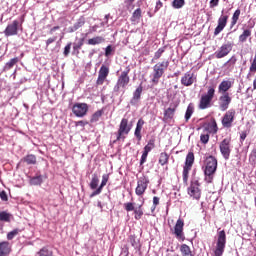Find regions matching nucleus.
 Listing matches in <instances>:
<instances>
[{
	"label": "nucleus",
	"mask_w": 256,
	"mask_h": 256,
	"mask_svg": "<svg viewBox=\"0 0 256 256\" xmlns=\"http://www.w3.org/2000/svg\"><path fill=\"white\" fill-rule=\"evenodd\" d=\"M217 172V158L215 156H208L204 161V181L208 184L213 183L215 173Z\"/></svg>",
	"instance_id": "1"
},
{
	"label": "nucleus",
	"mask_w": 256,
	"mask_h": 256,
	"mask_svg": "<svg viewBox=\"0 0 256 256\" xmlns=\"http://www.w3.org/2000/svg\"><path fill=\"white\" fill-rule=\"evenodd\" d=\"M213 99H215V87L209 86L207 93L202 94L198 103V109L205 111L213 105Z\"/></svg>",
	"instance_id": "2"
},
{
	"label": "nucleus",
	"mask_w": 256,
	"mask_h": 256,
	"mask_svg": "<svg viewBox=\"0 0 256 256\" xmlns=\"http://www.w3.org/2000/svg\"><path fill=\"white\" fill-rule=\"evenodd\" d=\"M169 69V60H163L162 62H158L153 66V77L152 83L157 85L159 83V79L165 75V71Z\"/></svg>",
	"instance_id": "3"
},
{
	"label": "nucleus",
	"mask_w": 256,
	"mask_h": 256,
	"mask_svg": "<svg viewBox=\"0 0 256 256\" xmlns=\"http://www.w3.org/2000/svg\"><path fill=\"white\" fill-rule=\"evenodd\" d=\"M187 194L194 201H199L201 199V183L197 179H192L190 181V186L187 188Z\"/></svg>",
	"instance_id": "4"
},
{
	"label": "nucleus",
	"mask_w": 256,
	"mask_h": 256,
	"mask_svg": "<svg viewBox=\"0 0 256 256\" xmlns=\"http://www.w3.org/2000/svg\"><path fill=\"white\" fill-rule=\"evenodd\" d=\"M131 133V125H129V119L122 118L118 131H117V137L114 143H117V141H125L126 135H129Z\"/></svg>",
	"instance_id": "5"
},
{
	"label": "nucleus",
	"mask_w": 256,
	"mask_h": 256,
	"mask_svg": "<svg viewBox=\"0 0 256 256\" xmlns=\"http://www.w3.org/2000/svg\"><path fill=\"white\" fill-rule=\"evenodd\" d=\"M225 245H227V234L225 230H221L218 232L214 256H223V253H225Z\"/></svg>",
	"instance_id": "6"
},
{
	"label": "nucleus",
	"mask_w": 256,
	"mask_h": 256,
	"mask_svg": "<svg viewBox=\"0 0 256 256\" xmlns=\"http://www.w3.org/2000/svg\"><path fill=\"white\" fill-rule=\"evenodd\" d=\"M129 73H131V67L127 66L125 71L121 72V74L118 77L115 89L116 91H119V89H125L127 85H129V82L131 81V78L129 77Z\"/></svg>",
	"instance_id": "7"
},
{
	"label": "nucleus",
	"mask_w": 256,
	"mask_h": 256,
	"mask_svg": "<svg viewBox=\"0 0 256 256\" xmlns=\"http://www.w3.org/2000/svg\"><path fill=\"white\" fill-rule=\"evenodd\" d=\"M72 113L75 117L83 118L89 113V104L76 102L72 106Z\"/></svg>",
	"instance_id": "8"
},
{
	"label": "nucleus",
	"mask_w": 256,
	"mask_h": 256,
	"mask_svg": "<svg viewBox=\"0 0 256 256\" xmlns=\"http://www.w3.org/2000/svg\"><path fill=\"white\" fill-rule=\"evenodd\" d=\"M219 149L223 159L229 161L231 157V137L224 138L219 144Z\"/></svg>",
	"instance_id": "9"
},
{
	"label": "nucleus",
	"mask_w": 256,
	"mask_h": 256,
	"mask_svg": "<svg viewBox=\"0 0 256 256\" xmlns=\"http://www.w3.org/2000/svg\"><path fill=\"white\" fill-rule=\"evenodd\" d=\"M184 227L185 221L179 218L176 221L174 229H171L172 235H175L176 239H178L179 241H185V233L183 232Z\"/></svg>",
	"instance_id": "10"
},
{
	"label": "nucleus",
	"mask_w": 256,
	"mask_h": 256,
	"mask_svg": "<svg viewBox=\"0 0 256 256\" xmlns=\"http://www.w3.org/2000/svg\"><path fill=\"white\" fill-rule=\"evenodd\" d=\"M233 51V43L227 42L220 46V48L214 53V57L216 59H223V57H227L229 53Z\"/></svg>",
	"instance_id": "11"
},
{
	"label": "nucleus",
	"mask_w": 256,
	"mask_h": 256,
	"mask_svg": "<svg viewBox=\"0 0 256 256\" xmlns=\"http://www.w3.org/2000/svg\"><path fill=\"white\" fill-rule=\"evenodd\" d=\"M149 177L141 176L137 181V187L135 189L136 195L141 197V195H145V191H147V187H149Z\"/></svg>",
	"instance_id": "12"
},
{
	"label": "nucleus",
	"mask_w": 256,
	"mask_h": 256,
	"mask_svg": "<svg viewBox=\"0 0 256 256\" xmlns=\"http://www.w3.org/2000/svg\"><path fill=\"white\" fill-rule=\"evenodd\" d=\"M235 115H237V112L233 108L226 111V113L222 118V126L225 127L226 129H230V127H233V121H235Z\"/></svg>",
	"instance_id": "13"
},
{
	"label": "nucleus",
	"mask_w": 256,
	"mask_h": 256,
	"mask_svg": "<svg viewBox=\"0 0 256 256\" xmlns=\"http://www.w3.org/2000/svg\"><path fill=\"white\" fill-rule=\"evenodd\" d=\"M107 77H109V68L106 65H102L98 71V78L96 80V85H103L105 81H107Z\"/></svg>",
	"instance_id": "14"
},
{
	"label": "nucleus",
	"mask_w": 256,
	"mask_h": 256,
	"mask_svg": "<svg viewBox=\"0 0 256 256\" xmlns=\"http://www.w3.org/2000/svg\"><path fill=\"white\" fill-rule=\"evenodd\" d=\"M231 95L229 93L221 94L219 97V109L220 111H227L229 109V105H231Z\"/></svg>",
	"instance_id": "15"
},
{
	"label": "nucleus",
	"mask_w": 256,
	"mask_h": 256,
	"mask_svg": "<svg viewBox=\"0 0 256 256\" xmlns=\"http://www.w3.org/2000/svg\"><path fill=\"white\" fill-rule=\"evenodd\" d=\"M193 83H197V76L195 73L186 72L181 78V85L184 87H191Z\"/></svg>",
	"instance_id": "16"
},
{
	"label": "nucleus",
	"mask_w": 256,
	"mask_h": 256,
	"mask_svg": "<svg viewBox=\"0 0 256 256\" xmlns=\"http://www.w3.org/2000/svg\"><path fill=\"white\" fill-rule=\"evenodd\" d=\"M155 147V139H150L147 143V145L144 147V151L142 153L141 159H140V165H143L147 161V157L151 151H153V148Z\"/></svg>",
	"instance_id": "17"
},
{
	"label": "nucleus",
	"mask_w": 256,
	"mask_h": 256,
	"mask_svg": "<svg viewBox=\"0 0 256 256\" xmlns=\"http://www.w3.org/2000/svg\"><path fill=\"white\" fill-rule=\"evenodd\" d=\"M18 32H19L18 20H14L11 24H8L6 29L4 30V34L6 35V37L17 35Z\"/></svg>",
	"instance_id": "18"
},
{
	"label": "nucleus",
	"mask_w": 256,
	"mask_h": 256,
	"mask_svg": "<svg viewBox=\"0 0 256 256\" xmlns=\"http://www.w3.org/2000/svg\"><path fill=\"white\" fill-rule=\"evenodd\" d=\"M227 21H229V16L228 15H221L218 19V25L214 30V35L217 37L225 27H227Z\"/></svg>",
	"instance_id": "19"
},
{
	"label": "nucleus",
	"mask_w": 256,
	"mask_h": 256,
	"mask_svg": "<svg viewBox=\"0 0 256 256\" xmlns=\"http://www.w3.org/2000/svg\"><path fill=\"white\" fill-rule=\"evenodd\" d=\"M108 182L109 174H103L100 186L90 194V198L97 197V195H101V193L103 192V187H105V185H107Z\"/></svg>",
	"instance_id": "20"
},
{
	"label": "nucleus",
	"mask_w": 256,
	"mask_h": 256,
	"mask_svg": "<svg viewBox=\"0 0 256 256\" xmlns=\"http://www.w3.org/2000/svg\"><path fill=\"white\" fill-rule=\"evenodd\" d=\"M233 87V82L231 80H223L218 86V93L220 95H225V93H229V89Z\"/></svg>",
	"instance_id": "21"
},
{
	"label": "nucleus",
	"mask_w": 256,
	"mask_h": 256,
	"mask_svg": "<svg viewBox=\"0 0 256 256\" xmlns=\"http://www.w3.org/2000/svg\"><path fill=\"white\" fill-rule=\"evenodd\" d=\"M175 111H177V104L170 105V107L164 111V121H171V119L175 117Z\"/></svg>",
	"instance_id": "22"
},
{
	"label": "nucleus",
	"mask_w": 256,
	"mask_h": 256,
	"mask_svg": "<svg viewBox=\"0 0 256 256\" xmlns=\"http://www.w3.org/2000/svg\"><path fill=\"white\" fill-rule=\"evenodd\" d=\"M255 27V22H253L250 26L249 29L243 30L242 34L239 35V43H245L249 37H251V29Z\"/></svg>",
	"instance_id": "23"
},
{
	"label": "nucleus",
	"mask_w": 256,
	"mask_h": 256,
	"mask_svg": "<svg viewBox=\"0 0 256 256\" xmlns=\"http://www.w3.org/2000/svg\"><path fill=\"white\" fill-rule=\"evenodd\" d=\"M85 25V18L83 16H81L75 23L73 26L68 28V33H75V31H79V29H81V27H83Z\"/></svg>",
	"instance_id": "24"
},
{
	"label": "nucleus",
	"mask_w": 256,
	"mask_h": 256,
	"mask_svg": "<svg viewBox=\"0 0 256 256\" xmlns=\"http://www.w3.org/2000/svg\"><path fill=\"white\" fill-rule=\"evenodd\" d=\"M141 93H143V86L140 85L136 88V90L133 93V97L130 101L131 105H135L136 103H139L141 101Z\"/></svg>",
	"instance_id": "25"
},
{
	"label": "nucleus",
	"mask_w": 256,
	"mask_h": 256,
	"mask_svg": "<svg viewBox=\"0 0 256 256\" xmlns=\"http://www.w3.org/2000/svg\"><path fill=\"white\" fill-rule=\"evenodd\" d=\"M143 125H145V120L143 118H140L136 124V128L134 131V135L138 141H141L142 136H141V131L143 130Z\"/></svg>",
	"instance_id": "26"
},
{
	"label": "nucleus",
	"mask_w": 256,
	"mask_h": 256,
	"mask_svg": "<svg viewBox=\"0 0 256 256\" xmlns=\"http://www.w3.org/2000/svg\"><path fill=\"white\" fill-rule=\"evenodd\" d=\"M205 129L206 131H209V133H217V131H219V128L217 127V121L212 118L211 121L205 124Z\"/></svg>",
	"instance_id": "27"
},
{
	"label": "nucleus",
	"mask_w": 256,
	"mask_h": 256,
	"mask_svg": "<svg viewBox=\"0 0 256 256\" xmlns=\"http://www.w3.org/2000/svg\"><path fill=\"white\" fill-rule=\"evenodd\" d=\"M9 253H11V247L9 246V242H0V256L9 255Z\"/></svg>",
	"instance_id": "28"
},
{
	"label": "nucleus",
	"mask_w": 256,
	"mask_h": 256,
	"mask_svg": "<svg viewBox=\"0 0 256 256\" xmlns=\"http://www.w3.org/2000/svg\"><path fill=\"white\" fill-rule=\"evenodd\" d=\"M193 163H195V154L193 152H188V154L186 155L184 167L192 169Z\"/></svg>",
	"instance_id": "29"
},
{
	"label": "nucleus",
	"mask_w": 256,
	"mask_h": 256,
	"mask_svg": "<svg viewBox=\"0 0 256 256\" xmlns=\"http://www.w3.org/2000/svg\"><path fill=\"white\" fill-rule=\"evenodd\" d=\"M239 17H241V10L237 9L232 15L230 29H233L237 25V22L239 21Z\"/></svg>",
	"instance_id": "30"
},
{
	"label": "nucleus",
	"mask_w": 256,
	"mask_h": 256,
	"mask_svg": "<svg viewBox=\"0 0 256 256\" xmlns=\"http://www.w3.org/2000/svg\"><path fill=\"white\" fill-rule=\"evenodd\" d=\"M88 45H101V43H105V38L103 36H96L88 39Z\"/></svg>",
	"instance_id": "31"
},
{
	"label": "nucleus",
	"mask_w": 256,
	"mask_h": 256,
	"mask_svg": "<svg viewBox=\"0 0 256 256\" xmlns=\"http://www.w3.org/2000/svg\"><path fill=\"white\" fill-rule=\"evenodd\" d=\"M141 17H142L141 8H137V9L133 12V14H132V16H131V18H130V21H131L132 23H139Z\"/></svg>",
	"instance_id": "32"
},
{
	"label": "nucleus",
	"mask_w": 256,
	"mask_h": 256,
	"mask_svg": "<svg viewBox=\"0 0 256 256\" xmlns=\"http://www.w3.org/2000/svg\"><path fill=\"white\" fill-rule=\"evenodd\" d=\"M19 63V57L12 58L9 62H7L4 66V71H9L15 67Z\"/></svg>",
	"instance_id": "33"
},
{
	"label": "nucleus",
	"mask_w": 256,
	"mask_h": 256,
	"mask_svg": "<svg viewBox=\"0 0 256 256\" xmlns=\"http://www.w3.org/2000/svg\"><path fill=\"white\" fill-rule=\"evenodd\" d=\"M180 252L182 256H193V252H191V247L187 244H182L180 246Z\"/></svg>",
	"instance_id": "34"
},
{
	"label": "nucleus",
	"mask_w": 256,
	"mask_h": 256,
	"mask_svg": "<svg viewBox=\"0 0 256 256\" xmlns=\"http://www.w3.org/2000/svg\"><path fill=\"white\" fill-rule=\"evenodd\" d=\"M97 187H99V175H97V173H94L90 182V189L97 190Z\"/></svg>",
	"instance_id": "35"
},
{
	"label": "nucleus",
	"mask_w": 256,
	"mask_h": 256,
	"mask_svg": "<svg viewBox=\"0 0 256 256\" xmlns=\"http://www.w3.org/2000/svg\"><path fill=\"white\" fill-rule=\"evenodd\" d=\"M195 112V106H193V103H190L187 106L186 113H185V121H189L191 119L193 113Z\"/></svg>",
	"instance_id": "36"
},
{
	"label": "nucleus",
	"mask_w": 256,
	"mask_h": 256,
	"mask_svg": "<svg viewBox=\"0 0 256 256\" xmlns=\"http://www.w3.org/2000/svg\"><path fill=\"white\" fill-rule=\"evenodd\" d=\"M103 113H105V111L103 109L101 110H97L91 117L90 119V123H97V121H99V119H101V117H103Z\"/></svg>",
	"instance_id": "37"
},
{
	"label": "nucleus",
	"mask_w": 256,
	"mask_h": 256,
	"mask_svg": "<svg viewBox=\"0 0 256 256\" xmlns=\"http://www.w3.org/2000/svg\"><path fill=\"white\" fill-rule=\"evenodd\" d=\"M23 161L27 163V165H35V163H37V157L33 154H29L23 158Z\"/></svg>",
	"instance_id": "38"
},
{
	"label": "nucleus",
	"mask_w": 256,
	"mask_h": 256,
	"mask_svg": "<svg viewBox=\"0 0 256 256\" xmlns=\"http://www.w3.org/2000/svg\"><path fill=\"white\" fill-rule=\"evenodd\" d=\"M189 171H191V168H188L186 166L183 167L182 177L184 185L189 184Z\"/></svg>",
	"instance_id": "39"
},
{
	"label": "nucleus",
	"mask_w": 256,
	"mask_h": 256,
	"mask_svg": "<svg viewBox=\"0 0 256 256\" xmlns=\"http://www.w3.org/2000/svg\"><path fill=\"white\" fill-rule=\"evenodd\" d=\"M159 163L162 165V167L169 163V154H167V152L160 153Z\"/></svg>",
	"instance_id": "40"
},
{
	"label": "nucleus",
	"mask_w": 256,
	"mask_h": 256,
	"mask_svg": "<svg viewBox=\"0 0 256 256\" xmlns=\"http://www.w3.org/2000/svg\"><path fill=\"white\" fill-rule=\"evenodd\" d=\"M134 218L136 219V221H139V219H141V217H143V205L141 204L139 207L134 208Z\"/></svg>",
	"instance_id": "41"
},
{
	"label": "nucleus",
	"mask_w": 256,
	"mask_h": 256,
	"mask_svg": "<svg viewBox=\"0 0 256 256\" xmlns=\"http://www.w3.org/2000/svg\"><path fill=\"white\" fill-rule=\"evenodd\" d=\"M84 43L85 38H80L77 43L73 44V51H76L77 55H79V50L81 49V47H83Z\"/></svg>",
	"instance_id": "42"
},
{
	"label": "nucleus",
	"mask_w": 256,
	"mask_h": 256,
	"mask_svg": "<svg viewBox=\"0 0 256 256\" xmlns=\"http://www.w3.org/2000/svg\"><path fill=\"white\" fill-rule=\"evenodd\" d=\"M37 256H53V251L49 250L47 247H43L37 252Z\"/></svg>",
	"instance_id": "43"
},
{
	"label": "nucleus",
	"mask_w": 256,
	"mask_h": 256,
	"mask_svg": "<svg viewBox=\"0 0 256 256\" xmlns=\"http://www.w3.org/2000/svg\"><path fill=\"white\" fill-rule=\"evenodd\" d=\"M165 53V47L159 48L155 53L152 61H159L161 57H163V54Z\"/></svg>",
	"instance_id": "44"
},
{
	"label": "nucleus",
	"mask_w": 256,
	"mask_h": 256,
	"mask_svg": "<svg viewBox=\"0 0 256 256\" xmlns=\"http://www.w3.org/2000/svg\"><path fill=\"white\" fill-rule=\"evenodd\" d=\"M0 221H5L6 223H9L11 221V214L0 211Z\"/></svg>",
	"instance_id": "45"
},
{
	"label": "nucleus",
	"mask_w": 256,
	"mask_h": 256,
	"mask_svg": "<svg viewBox=\"0 0 256 256\" xmlns=\"http://www.w3.org/2000/svg\"><path fill=\"white\" fill-rule=\"evenodd\" d=\"M30 183L32 185H41V183H43V176H34L33 178L30 179Z\"/></svg>",
	"instance_id": "46"
},
{
	"label": "nucleus",
	"mask_w": 256,
	"mask_h": 256,
	"mask_svg": "<svg viewBox=\"0 0 256 256\" xmlns=\"http://www.w3.org/2000/svg\"><path fill=\"white\" fill-rule=\"evenodd\" d=\"M18 233H21V229L16 228V229L12 230L11 232H9V233L7 234V239H8V241H11V240H13L15 237H17V234H18Z\"/></svg>",
	"instance_id": "47"
},
{
	"label": "nucleus",
	"mask_w": 256,
	"mask_h": 256,
	"mask_svg": "<svg viewBox=\"0 0 256 256\" xmlns=\"http://www.w3.org/2000/svg\"><path fill=\"white\" fill-rule=\"evenodd\" d=\"M185 5V0H174L172 2V7L174 9H181Z\"/></svg>",
	"instance_id": "48"
},
{
	"label": "nucleus",
	"mask_w": 256,
	"mask_h": 256,
	"mask_svg": "<svg viewBox=\"0 0 256 256\" xmlns=\"http://www.w3.org/2000/svg\"><path fill=\"white\" fill-rule=\"evenodd\" d=\"M249 162L251 165H256V149L252 150V152L249 155Z\"/></svg>",
	"instance_id": "49"
},
{
	"label": "nucleus",
	"mask_w": 256,
	"mask_h": 256,
	"mask_svg": "<svg viewBox=\"0 0 256 256\" xmlns=\"http://www.w3.org/2000/svg\"><path fill=\"white\" fill-rule=\"evenodd\" d=\"M249 71L250 73H256V50H255V55L250 65Z\"/></svg>",
	"instance_id": "50"
},
{
	"label": "nucleus",
	"mask_w": 256,
	"mask_h": 256,
	"mask_svg": "<svg viewBox=\"0 0 256 256\" xmlns=\"http://www.w3.org/2000/svg\"><path fill=\"white\" fill-rule=\"evenodd\" d=\"M125 211H135V205L132 202H128L124 204Z\"/></svg>",
	"instance_id": "51"
},
{
	"label": "nucleus",
	"mask_w": 256,
	"mask_h": 256,
	"mask_svg": "<svg viewBox=\"0 0 256 256\" xmlns=\"http://www.w3.org/2000/svg\"><path fill=\"white\" fill-rule=\"evenodd\" d=\"M71 45H72V43L69 42V43L64 47V52H63L64 57H69V53H71Z\"/></svg>",
	"instance_id": "52"
},
{
	"label": "nucleus",
	"mask_w": 256,
	"mask_h": 256,
	"mask_svg": "<svg viewBox=\"0 0 256 256\" xmlns=\"http://www.w3.org/2000/svg\"><path fill=\"white\" fill-rule=\"evenodd\" d=\"M159 201H160L159 197H157V196L153 197V205L151 207L152 213H153V211H155V209H157V205H159Z\"/></svg>",
	"instance_id": "53"
},
{
	"label": "nucleus",
	"mask_w": 256,
	"mask_h": 256,
	"mask_svg": "<svg viewBox=\"0 0 256 256\" xmlns=\"http://www.w3.org/2000/svg\"><path fill=\"white\" fill-rule=\"evenodd\" d=\"M200 141L201 143H203L204 145H207V143H209V134H202L200 136Z\"/></svg>",
	"instance_id": "54"
},
{
	"label": "nucleus",
	"mask_w": 256,
	"mask_h": 256,
	"mask_svg": "<svg viewBox=\"0 0 256 256\" xmlns=\"http://www.w3.org/2000/svg\"><path fill=\"white\" fill-rule=\"evenodd\" d=\"M129 241L132 247H137V245H139V241H137V238L135 236H130Z\"/></svg>",
	"instance_id": "55"
},
{
	"label": "nucleus",
	"mask_w": 256,
	"mask_h": 256,
	"mask_svg": "<svg viewBox=\"0 0 256 256\" xmlns=\"http://www.w3.org/2000/svg\"><path fill=\"white\" fill-rule=\"evenodd\" d=\"M57 41V36L50 37L46 40V47H49L52 43H55Z\"/></svg>",
	"instance_id": "56"
},
{
	"label": "nucleus",
	"mask_w": 256,
	"mask_h": 256,
	"mask_svg": "<svg viewBox=\"0 0 256 256\" xmlns=\"http://www.w3.org/2000/svg\"><path fill=\"white\" fill-rule=\"evenodd\" d=\"M111 53H113V46L108 45L105 49V57H109V55H111Z\"/></svg>",
	"instance_id": "57"
},
{
	"label": "nucleus",
	"mask_w": 256,
	"mask_h": 256,
	"mask_svg": "<svg viewBox=\"0 0 256 256\" xmlns=\"http://www.w3.org/2000/svg\"><path fill=\"white\" fill-rule=\"evenodd\" d=\"M0 199L2 201H9V197L7 196V192H5V190H3L2 192H0Z\"/></svg>",
	"instance_id": "58"
},
{
	"label": "nucleus",
	"mask_w": 256,
	"mask_h": 256,
	"mask_svg": "<svg viewBox=\"0 0 256 256\" xmlns=\"http://www.w3.org/2000/svg\"><path fill=\"white\" fill-rule=\"evenodd\" d=\"M219 5V0H210V9H215Z\"/></svg>",
	"instance_id": "59"
},
{
	"label": "nucleus",
	"mask_w": 256,
	"mask_h": 256,
	"mask_svg": "<svg viewBox=\"0 0 256 256\" xmlns=\"http://www.w3.org/2000/svg\"><path fill=\"white\" fill-rule=\"evenodd\" d=\"M161 7H163V2H161V0H158L156 3V7H155V13H157V11H159V9H161Z\"/></svg>",
	"instance_id": "60"
},
{
	"label": "nucleus",
	"mask_w": 256,
	"mask_h": 256,
	"mask_svg": "<svg viewBox=\"0 0 256 256\" xmlns=\"http://www.w3.org/2000/svg\"><path fill=\"white\" fill-rule=\"evenodd\" d=\"M78 125H80V127H85V125H89V122L80 120L76 122V127H78Z\"/></svg>",
	"instance_id": "61"
},
{
	"label": "nucleus",
	"mask_w": 256,
	"mask_h": 256,
	"mask_svg": "<svg viewBox=\"0 0 256 256\" xmlns=\"http://www.w3.org/2000/svg\"><path fill=\"white\" fill-rule=\"evenodd\" d=\"M245 139H247V132L243 131L240 134V141H241V143H243V141H245Z\"/></svg>",
	"instance_id": "62"
},
{
	"label": "nucleus",
	"mask_w": 256,
	"mask_h": 256,
	"mask_svg": "<svg viewBox=\"0 0 256 256\" xmlns=\"http://www.w3.org/2000/svg\"><path fill=\"white\" fill-rule=\"evenodd\" d=\"M228 63H231L232 65H235L237 63V58L235 56H232L229 60Z\"/></svg>",
	"instance_id": "63"
},
{
	"label": "nucleus",
	"mask_w": 256,
	"mask_h": 256,
	"mask_svg": "<svg viewBox=\"0 0 256 256\" xmlns=\"http://www.w3.org/2000/svg\"><path fill=\"white\" fill-rule=\"evenodd\" d=\"M60 29L59 26H54L53 28L50 29V35H53V32L58 31Z\"/></svg>",
	"instance_id": "64"
}]
</instances>
